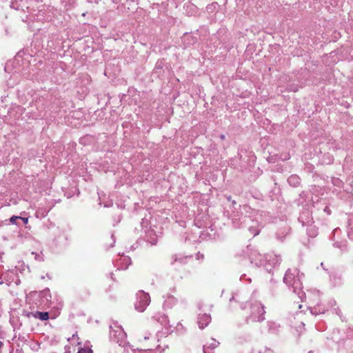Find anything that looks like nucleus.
<instances>
[{"label":"nucleus","instance_id":"0eeeda50","mask_svg":"<svg viewBox=\"0 0 353 353\" xmlns=\"http://www.w3.org/2000/svg\"><path fill=\"white\" fill-rule=\"evenodd\" d=\"M19 219H21L25 224L28 223V218L20 217Z\"/></svg>","mask_w":353,"mask_h":353},{"label":"nucleus","instance_id":"423d86ee","mask_svg":"<svg viewBox=\"0 0 353 353\" xmlns=\"http://www.w3.org/2000/svg\"><path fill=\"white\" fill-rule=\"evenodd\" d=\"M77 353H92L90 349H81Z\"/></svg>","mask_w":353,"mask_h":353},{"label":"nucleus","instance_id":"9d476101","mask_svg":"<svg viewBox=\"0 0 353 353\" xmlns=\"http://www.w3.org/2000/svg\"><path fill=\"white\" fill-rule=\"evenodd\" d=\"M228 199L230 201V200L231 199V196H228Z\"/></svg>","mask_w":353,"mask_h":353},{"label":"nucleus","instance_id":"1a4fd4ad","mask_svg":"<svg viewBox=\"0 0 353 353\" xmlns=\"http://www.w3.org/2000/svg\"><path fill=\"white\" fill-rule=\"evenodd\" d=\"M203 352H204V353H207L206 350H205V347H204V349H203Z\"/></svg>","mask_w":353,"mask_h":353},{"label":"nucleus","instance_id":"f03ea898","mask_svg":"<svg viewBox=\"0 0 353 353\" xmlns=\"http://www.w3.org/2000/svg\"><path fill=\"white\" fill-rule=\"evenodd\" d=\"M252 310L253 313L256 312L259 314L258 321H263L264 319L263 314L265 313V310L263 305L261 303L256 302L252 305Z\"/></svg>","mask_w":353,"mask_h":353},{"label":"nucleus","instance_id":"20e7f679","mask_svg":"<svg viewBox=\"0 0 353 353\" xmlns=\"http://www.w3.org/2000/svg\"><path fill=\"white\" fill-rule=\"evenodd\" d=\"M203 319V321H205V325H207L210 321V316L206 314L203 315L199 317V324H201V320Z\"/></svg>","mask_w":353,"mask_h":353},{"label":"nucleus","instance_id":"f257e3e1","mask_svg":"<svg viewBox=\"0 0 353 353\" xmlns=\"http://www.w3.org/2000/svg\"><path fill=\"white\" fill-rule=\"evenodd\" d=\"M137 295L138 297V302L135 305L136 310L138 312H143L150 302V295L143 291H139Z\"/></svg>","mask_w":353,"mask_h":353},{"label":"nucleus","instance_id":"6e6552de","mask_svg":"<svg viewBox=\"0 0 353 353\" xmlns=\"http://www.w3.org/2000/svg\"><path fill=\"white\" fill-rule=\"evenodd\" d=\"M297 179V177L296 176H292L289 178L288 181L290 183L292 182V181Z\"/></svg>","mask_w":353,"mask_h":353},{"label":"nucleus","instance_id":"39448f33","mask_svg":"<svg viewBox=\"0 0 353 353\" xmlns=\"http://www.w3.org/2000/svg\"><path fill=\"white\" fill-rule=\"evenodd\" d=\"M20 216H13L10 218V223H12V224H16L17 223V219H19Z\"/></svg>","mask_w":353,"mask_h":353},{"label":"nucleus","instance_id":"7ed1b4c3","mask_svg":"<svg viewBox=\"0 0 353 353\" xmlns=\"http://www.w3.org/2000/svg\"><path fill=\"white\" fill-rule=\"evenodd\" d=\"M34 316L41 321H46L49 319V314L47 312H37Z\"/></svg>","mask_w":353,"mask_h":353}]
</instances>
